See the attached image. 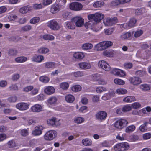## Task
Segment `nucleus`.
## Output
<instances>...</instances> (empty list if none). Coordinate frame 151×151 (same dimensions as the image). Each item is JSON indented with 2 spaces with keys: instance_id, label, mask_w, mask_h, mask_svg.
I'll return each instance as SVG.
<instances>
[{
  "instance_id": "nucleus-23",
  "label": "nucleus",
  "mask_w": 151,
  "mask_h": 151,
  "mask_svg": "<svg viewBox=\"0 0 151 151\" xmlns=\"http://www.w3.org/2000/svg\"><path fill=\"white\" fill-rule=\"evenodd\" d=\"M45 66L47 68H53L55 67L56 63L51 62H47L45 63Z\"/></svg>"
},
{
  "instance_id": "nucleus-45",
  "label": "nucleus",
  "mask_w": 151,
  "mask_h": 151,
  "mask_svg": "<svg viewBox=\"0 0 151 151\" xmlns=\"http://www.w3.org/2000/svg\"><path fill=\"white\" fill-rule=\"evenodd\" d=\"M81 89V86L79 85H76L72 87L71 89L73 91L76 92L80 91Z\"/></svg>"
},
{
  "instance_id": "nucleus-17",
  "label": "nucleus",
  "mask_w": 151,
  "mask_h": 151,
  "mask_svg": "<svg viewBox=\"0 0 151 151\" xmlns=\"http://www.w3.org/2000/svg\"><path fill=\"white\" fill-rule=\"evenodd\" d=\"M55 118H52L51 119L47 121L48 124H50L53 127H56L60 125V122L56 120Z\"/></svg>"
},
{
  "instance_id": "nucleus-43",
  "label": "nucleus",
  "mask_w": 151,
  "mask_h": 151,
  "mask_svg": "<svg viewBox=\"0 0 151 151\" xmlns=\"http://www.w3.org/2000/svg\"><path fill=\"white\" fill-rule=\"evenodd\" d=\"M89 21L86 22L85 24V27L86 29H88L89 27H92L93 25L95 24L93 22L92 20H90L89 19H88Z\"/></svg>"
},
{
  "instance_id": "nucleus-50",
  "label": "nucleus",
  "mask_w": 151,
  "mask_h": 151,
  "mask_svg": "<svg viewBox=\"0 0 151 151\" xmlns=\"http://www.w3.org/2000/svg\"><path fill=\"white\" fill-rule=\"evenodd\" d=\"M40 20V18L38 17H35L31 19L30 21V22L32 24H35L39 22Z\"/></svg>"
},
{
  "instance_id": "nucleus-42",
  "label": "nucleus",
  "mask_w": 151,
  "mask_h": 151,
  "mask_svg": "<svg viewBox=\"0 0 151 151\" xmlns=\"http://www.w3.org/2000/svg\"><path fill=\"white\" fill-rule=\"evenodd\" d=\"M43 38L46 40H52L54 39V37L50 35H43Z\"/></svg>"
},
{
  "instance_id": "nucleus-54",
  "label": "nucleus",
  "mask_w": 151,
  "mask_h": 151,
  "mask_svg": "<svg viewBox=\"0 0 151 151\" xmlns=\"http://www.w3.org/2000/svg\"><path fill=\"white\" fill-rule=\"evenodd\" d=\"M60 86L62 89L66 90L69 87V85L68 83L66 82L62 83L60 84Z\"/></svg>"
},
{
  "instance_id": "nucleus-47",
  "label": "nucleus",
  "mask_w": 151,
  "mask_h": 151,
  "mask_svg": "<svg viewBox=\"0 0 151 151\" xmlns=\"http://www.w3.org/2000/svg\"><path fill=\"white\" fill-rule=\"evenodd\" d=\"M39 80L42 82L46 83L49 81V79L47 77L42 76L40 77Z\"/></svg>"
},
{
  "instance_id": "nucleus-49",
  "label": "nucleus",
  "mask_w": 151,
  "mask_h": 151,
  "mask_svg": "<svg viewBox=\"0 0 151 151\" xmlns=\"http://www.w3.org/2000/svg\"><path fill=\"white\" fill-rule=\"evenodd\" d=\"M74 120L76 123L77 124H80L84 122V119L83 117H78L75 118Z\"/></svg>"
},
{
  "instance_id": "nucleus-56",
  "label": "nucleus",
  "mask_w": 151,
  "mask_h": 151,
  "mask_svg": "<svg viewBox=\"0 0 151 151\" xmlns=\"http://www.w3.org/2000/svg\"><path fill=\"white\" fill-rule=\"evenodd\" d=\"M114 82L115 83L119 85H123L124 84V81L117 78L114 80Z\"/></svg>"
},
{
  "instance_id": "nucleus-5",
  "label": "nucleus",
  "mask_w": 151,
  "mask_h": 151,
  "mask_svg": "<svg viewBox=\"0 0 151 151\" xmlns=\"http://www.w3.org/2000/svg\"><path fill=\"white\" fill-rule=\"evenodd\" d=\"M57 135V132L55 131L50 130L45 134L44 136V138L47 140H52L56 137Z\"/></svg>"
},
{
  "instance_id": "nucleus-12",
  "label": "nucleus",
  "mask_w": 151,
  "mask_h": 151,
  "mask_svg": "<svg viewBox=\"0 0 151 151\" xmlns=\"http://www.w3.org/2000/svg\"><path fill=\"white\" fill-rule=\"evenodd\" d=\"M16 107L17 108L21 111H24L27 109L29 107L28 104L25 103H20L16 104Z\"/></svg>"
},
{
  "instance_id": "nucleus-59",
  "label": "nucleus",
  "mask_w": 151,
  "mask_h": 151,
  "mask_svg": "<svg viewBox=\"0 0 151 151\" xmlns=\"http://www.w3.org/2000/svg\"><path fill=\"white\" fill-rule=\"evenodd\" d=\"M17 97L15 96H13L9 97L8 100L10 103L14 102L16 101Z\"/></svg>"
},
{
  "instance_id": "nucleus-63",
  "label": "nucleus",
  "mask_w": 151,
  "mask_h": 151,
  "mask_svg": "<svg viewBox=\"0 0 151 151\" xmlns=\"http://www.w3.org/2000/svg\"><path fill=\"white\" fill-rule=\"evenodd\" d=\"M92 99L94 102H98L99 100V96L97 95H94L92 97Z\"/></svg>"
},
{
  "instance_id": "nucleus-6",
  "label": "nucleus",
  "mask_w": 151,
  "mask_h": 151,
  "mask_svg": "<svg viewBox=\"0 0 151 151\" xmlns=\"http://www.w3.org/2000/svg\"><path fill=\"white\" fill-rule=\"evenodd\" d=\"M107 115V113L106 112L100 111L96 113L95 115V117L98 120L102 122L106 119Z\"/></svg>"
},
{
  "instance_id": "nucleus-44",
  "label": "nucleus",
  "mask_w": 151,
  "mask_h": 151,
  "mask_svg": "<svg viewBox=\"0 0 151 151\" xmlns=\"http://www.w3.org/2000/svg\"><path fill=\"white\" fill-rule=\"evenodd\" d=\"M135 129V126L132 125L129 126L126 129V132L127 133H130L133 131Z\"/></svg>"
},
{
  "instance_id": "nucleus-3",
  "label": "nucleus",
  "mask_w": 151,
  "mask_h": 151,
  "mask_svg": "<svg viewBox=\"0 0 151 151\" xmlns=\"http://www.w3.org/2000/svg\"><path fill=\"white\" fill-rule=\"evenodd\" d=\"M129 148V145L126 142L118 144L114 147L115 151H124L128 150Z\"/></svg>"
},
{
  "instance_id": "nucleus-4",
  "label": "nucleus",
  "mask_w": 151,
  "mask_h": 151,
  "mask_svg": "<svg viewBox=\"0 0 151 151\" xmlns=\"http://www.w3.org/2000/svg\"><path fill=\"white\" fill-rule=\"evenodd\" d=\"M128 124L127 120L121 119L116 121L114 123V126L115 128L121 129L127 125Z\"/></svg>"
},
{
  "instance_id": "nucleus-34",
  "label": "nucleus",
  "mask_w": 151,
  "mask_h": 151,
  "mask_svg": "<svg viewBox=\"0 0 151 151\" xmlns=\"http://www.w3.org/2000/svg\"><path fill=\"white\" fill-rule=\"evenodd\" d=\"M18 53V51L15 49H11L9 50L8 52V54L10 56H14L16 55Z\"/></svg>"
},
{
  "instance_id": "nucleus-27",
  "label": "nucleus",
  "mask_w": 151,
  "mask_h": 151,
  "mask_svg": "<svg viewBox=\"0 0 151 151\" xmlns=\"http://www.w3.org/2000/svg\"><path fill=\"white\" fill-rule=\"evenodd\" d=\"M73 57L76 59H81L84 57V54L81 52H76L73 55Z\"/></svg>"
},
{
  "instance_id": "nucleus-21",
  "label": "nucleus",
  "mask_w": 151,
  "mask_h": 151,
  "mask_svg": "<svg viewBox=\"0 0 151 151\" xmlns=\"http://www.w3.org/2000/svg\"><path fill=\"white\" fill-rule=\"evenodd\" d=\"M55 90L54 88L51 86H48L44 90L45 93L48 95H51L54 93Z\"/></svg>"
},
{
  "instance_id": "nucleus-57",
  "label": "nucleus",
  "mask_w": 151,
  "mask_h": 151,
  "mask_svg": "<svg viewBox=\"0 0 151 151\" xmlns=\"http://www.w3.org/2000/svg\"><path fill=\"white\" fill-rule=\"evenodd\" d=\"M141 89L144 91H148L150 89V88L149 86L147 84L141 85L140 86Z\"/></svg>"
},
{
  "instance_id": "nucleus-29",
  "label": "nucleus",
  "mask_w": 151,
  "mask_h": 151,
  "mask_svg": "<svg viewBox=\"0 0 151 151\" xmlns=\"http://www.w3.org/2000/svg\"><path fill=\"white\" fill-rule=\"evenodd\" d=\"M137 21V20L134 18H131L128 23V26L130 27L134 26Z\"/></svg>"
},
{
  "instance_id": "nucleus-24",
  "label": "nucleus",
  "mask_w": 151,
  "mask_h": 151,
  "mask_svg": "<svg viewBox=\"0 0 151 151\" xmlns=\"http://www.w3.org/2000/svg\"><path fill=\"white\" fill-rule=\"evenodd\" d=\"M135 100V98L134 96H129L124 98L123 99V101L127 102H131Z\"/></svg>"
},
{
  "instance_id": "nucleus-16",
  "label": "nucleus",
  "mask_w": 151,
  "mask_h": 151,
  "mask_svg": "<svg viewBox=\"0 0 151 151\" xmlns=\"http://www.w3.org/2000/svg\"><path fill=\"white\" fill-rule=\"evenodd\" d=\"M131 0H116L113 1L111 5L113 6H116L120 4H123L129 3Z\"/></svg>"
},
{
  "instance_id": "nucleus-20",
  "label": "nucleus",
  "mask_w": 151,
  "mask_h": 151,
  "mask_svg": "<svg viewBox=\"0 0 151 151\" xmlns=\"http://www.w3.org/2000/svg\"><path fill=\"white\" fill-rule=\"evenodd\" d=\"M44 59V57L42 55H35L32 57V60L34 62L40 63Z\"/></svg>"
},
{
  "instance_id": "nucleus-30",
  "label": "nucleus",
  "mask_w": 151,
  "mask_h": 151,
  "mask_svg": "<svg viewBox=\"0 0 151 151\" xmlns=\"http://www.w3.org/2000/svg\"><path fill=\"white\" fill-rule=\"evenodd\" d=\"M61 9L58 6V5H56L52 6L50 9V12L51 13L55 14L58 12Z\"/></svg>"
},
{
  "instance_id": "nucleus-32",
  "label": "nucleus",
  "mask_w": 151,
  "mask_h": 151,
  "mask_svg": "<svg viewBox=\"0 0 151 151\" xmlns=\"http://www.w3.org/2000/svg\"><path fill=\"white\" fill-rule=\"evenodd\" d=\"M148 122H144V124L141 125L139 127V129L141 132H145L147 129V125Z\"/></svg>"
},
{
  "instance_id": "nucleus-11",
  "label": "nucleus",
  "mask_w": 151,
  "mask_h": 151,
  "mask_svg": "<svg viewBox=\"0 0 151 151\" xmlns=\"http://www.w3.org/2000/svg\"><path fill=\"white\" fill-rule=\"evenodd\" d=\"M82 7V5L78 2L72 3L69 5V8L70 9L75 11L81 10Z\"/></svg>"
},
{
  "instance_id": "nucleus-62",
  "label": "nucleus",
  "mask_w": 151,
  "mask_h": 151,
  "mask_svg": "<svg viewBox=\"0 0 151 151\" xmlns=\"http://www.w3.org/2000/svg\"><path fill=\"white\" fill-rule=\"evenodd\" d=\"M143 32L142 30L137 31L135 32L134 36L135 37H140L143 34Z\"/></svg>"
},
{
  "instance_id": "nucleus-19",
  "label": "nucleus",
  "mask_w": 151,
  "mask_h": 151,
  "mask_svg": "<svg viewBox=\"0 0 151 151\" xmlns=\"http://www.w3.org/2000/svg\"><path fill=\"white\" fill-rule=\"evenodd\" d=\"M79 65L80 68L83 69H89L91 67L90 64L87 62H81L79 64Z\"/></svg>"
},
{
  "instance_id": "nucleus-48",
  "label": "nucleus",
  "mask_w": 151,
  "mask_h": 151,
  "mask_svg": "<svg viewBox=\"0 0 151 151\" xmlns=\"http://www.w3.org/2000/svg\"><path fill=\"white\" fill-rule=\"evenodd\" d=\"M8 89L10 91H14L16 90H18V86L16 84H12L8 88Z\"/></svg>"
},
{
  "instance_id": "nucleus-1",
  "label": "nucleus",
  "mask_w": 151,
  "mask_h": 151,
  "mask_svg": "<svg viewBox=\"0 0 151 151\" xmlns=\"http://www.w3.org/2000/svg\"><path fill=\"white\" fill-rule=\"evenodd\" d=\"M112 42L110 41H104L101 42L95 46V49L97 51L102 50L112 46Z\"/></svg>"
},
{
  "instance_id": "nucleus-53",
  "label": "nucleus",
  "mask_w": 151,
  "mask_h": 151,
  "mask_svg": "<svg viewBox=\"0 0 151 151\" xmlns=\"http://www.w3.org/2000/svg\"><path fill=\"white\" fill-rule=\"evenodd\" d=\"M131 36V34L130 32H127L121 35V38L122 39H127Z\"/></svg>"
},
{
  "instance_id": "nucleus-61",
  "label": "nucleus",
  "mask_w": 151,
  "mask_h": 151,
  "mask_svg": "<svg viewBox=\"0 0 151 151\" xmlns=\"http://www.w3.org/2000/svg\"><path fill=\"white\" fill-rule=\"evenodd\" d=\"M131 109V107L128 105H126L124 106L122 108V111L124 112L128 111Z\"/></svg>"
},
{
  "instance_id": "nucleus-31",
  "label": "nucleus",
  "mask_w": 151,
  "mask_h": 151,
  "mask_svg": "<svg viewBox=\"0 0 151 151\" xmlns=\"http://www.w3.org/2000/svg\"><path fill=\"white\" fill-rule=\"evenodd\" d=\"M93 47L92 44L87 43L83 44L82 46V47L83 50H88L91 49Z\"/></svg>"
},
{
  "instance_id": "nucleus-37",
  "label": "nucleus",
  "mask_w": 151,
  "mask_h": 151,
  "mask_svg": "<svg viewBox=\"0 0 151 151\" xmlns=\"http://www.w3.org/2000/svg\"><path fill=\"white\" fill-rule=\"evenodd\" d=\"M74 22H72V21L71 22H65V24L66 26L68 28L71 29H75V25L73 23Z\"/></svg>"
},
{
  "instance_id": "nucleus-14",
  "label": "nucleus",
  "mask_w": 151,
  "mask_h": 151,
  "mask_svg": "<svg viewBox=\"0 0 151 151\" xmlns=\"http://www.w3.org/2000/svg\"><path fill=\"white\" fill-rule=\"evenodd\" d=\"M44 129L42 126H38L35 127V130L33 131L32 134L34 136H37L42 133V131Z\"/></svg>"
},
{
  "instance_id": "nucleus-26",
  "label": "nucleus",
  "mask_w": 151,
  "mask_h": 151,
  "mask_svg": "<svg viewBox=\"0 0 151 151\" xmlns=\"http://www.w3.org/2000/svg\"><path fill=\"white\" fill-rule=\"evenodd\" d=\"M74 97L71 94L68 95L65 97V100L68 102L72 103L74 101Z\"/></svg>"
},
{
  "instance_id": "nucleus-46",
  "label": "nucleus",
  "mask_w": 151,
  "mask_h": 151,
  "mask_svg": "<svg viewBox=\"0 0 151 151\" xmlns=\"http://www.w3.org/2000/svg\"><path fill=\"white\" fill-rule=\"evenodd\" d=\"M49 51V49L47 48H41L38 50V52L40 53L46 54Z\"/></svg>"
},
{
  "instance_id": "nucleus-9",
  "label": "nucleus",
  "mask_w": 151,
  "mask_h": 151,
  "mask_svg": "<svg viewBox=\"0 0 151 151\" xmlns=\"http://www.w3.org/2000/svg\"><path fill=\"white\" fill-rule=\"evenodd\" d=\"M99 67L105 71H109L111 70L110 66L105 61L101 60L98 63Z\"/></svg>"
},
{
  "instance_id": "nucleus-39",
  "label": "nucleus",
  "mask_w": 151,
  "mask_h": 151,
  "mask_svg": "<svg viewBox=\"0 0 151 151\" xmlns=\"http://www.w3.org/2000/svg\"><path fill=\"white\" fill-rule=\"evenodd\" d=\"M57 99L55 96H52L48 100V103L50 104H53L56 103Z\"/></svg>"
},
{
  "instance_id": "nucleus-58",
  "label": "nucleus",
  "mask_w": 151,
  "mask_h": 151,
  "mask_svg": "<svg viewBox=\"0 0 151 151\" xmlns=\"http://www.w3.org/2000/svg\"><path fill=\"white\" fill-rule=\"evenodd\" d=\"M106 91V88L103 87H98L96 88V92L99 93H101L103 91Z\"/></svg>"
},
{
  "instance_id": "nucleus-7",
  "label": "nucleus",
  "mask_w": 151,
  "mask_h": 151,
  "mask_svg": "<svg viewBox=\"0 0 151 151\" xmlns=\"http://www.w3.org/2000/svg\"><path fill=\"white\" fill-rule=\"evenodd\" d=\"M47 26L53 30H58L60 28L57 21L55 19L49 21L47 23Z\"/></svg>"
},
{
  "instance_id": "nucleus-55",
  "label": "nucleus",
  "mask_w": 151,
  "mask_h": 151,
  "mask_svg": "<svg viewBox=\"0 0 151 151\" xmlns=\"http://www.w3.org/2000/svg\"><path fill=\"white\" fill-rule=\"evenodd\" d=\"M114 91L112 89H110L109 90L108 93L106 94V95L108 96L109 99H110L111 97H114Z\"/></svg>"
},
{
  "instance_id": "nucleus-8",
  "label": "nucleus",
  "mask_w": 151,
  "mask_h": 151,
  "mask_svg": "<svg viewBox=\"0 0 151 151\" xmlns=\"http://www.w3.org/2000/svg\"><path fill=\"white\" fill-rule=\"evenodd\" d=\"M117 22L116 17H114L113 18L105 19L103 20V22L106 26H111L115 24Z\"/></svg>"
},
{
  "instance_id": "nucleus-13",
  "label": "nucleus",
  "mask_w": 151,
  "mask_h": 151,
  "mask_svg": "<svg viewBox=\"0 0 151 151\" xmlns=\"http://www.w3.org/2000/svg\"><path fill=\"white\" fill-rule=\"evenodd\" d=\"M129 81L130 83L134 85H137L141 82V79L138 77L135 76L130 77Z\"/></svg>"
},
{
  "instance_id": "nucleus-28",
  "label": "nucleus",
  "mask_w": 151,
  "mask_h": 151,
  "mask_svg": "<svg viewBox=\"0 0 151 151\" xmlns=\"http://www.w3.org/2000/svg\"><path fill=\"white\" fill-rule=\"evenodd\" d=\"M82 143L85 146H89L92 144V141L89 139L86 138L82 140Z\"/></svg>"
},
{
  "instance_id": "nucleus-38",
  "label": "nucleus",
  "mask_w": 151,
  "mask_h": 151,
  "mask_svg": "<svg viewBox=\"0 0 151 151\" xmlns=\"http://www.w3.org/2000/svg\"><path fill=\"white\" fill-rule=\"evenodd\" d=\"M104 4V2L102 1H96L95 2L93 6L95 7H100L103 6Z\"/></svg>"
},
{
  "instance_id": "nucleus-15",
  "label": "nucleus",
  "mask_w": 151,
  "mask_h": 151,
  "mask_svg": "<svg viewBox=\"0 0 151 151\" xmlns=\"http://www.w3.org/2000/svg\"><path fill=\"white\" fill-rule=\"evenodd\" d=\"M111 72L114 75L119 76L123 77L125 76L124 71L119 69H114L112 70Z\"/></svg>"
},
{
  "instance_id": "nucleus-51",
  "label": "nucleus",
  "mask_w": 151,
  "mask_h": 151,
  "mask_svg": "<svg viewBox=\"0 0 151 151\" xmlns=\"http://www.w3.org/2000/svg\"><path fill=\"white\" fill-rule=\"evenodd\" d=\"M62 16L65 19H69L70 18V13L68 12H64Z\"/></svg>"
},
{
  "instance_id": "nucleus-60",
  "label": "nucleus",
  "mask_w": 151,
  "mask_h": 151,
  "mask_svg": "<svg viewBox=\"0 0 151 151\" xmlns=\"http://www.w3.org/2000/svg\"><path fill=\"white\" fill-rule=\"evenodd\" d=\"M8 147L10 148H13L16 146V144L13 140L9 141L8 142Z\"/></svg>"
},
{
  "instance_id": "nucleus-33",
  "label": "nucleus",
  "mask_w": 151,
  "mask_h": 151,
  "mask_svg": "<svg viewBox=\"0 0 151 151\" xmlns=\"http://www.w3.org/2000/svg\"><path fill=\"white\" fill-rule=\"evenodd\" d=\"M145 12V9L144 8L137 9L135 10V14L137 15H141Z\"/></svg>"
},
{
  "instance_id": "nucleus-52",
  "label": "nucleus",
  "mask_w": 151,
  "mask_h": 151,
  "mask_svg": "<svg viewBox=\"0 0 151 151\" xmlns=\"http://www.w3.org/2000/svg\"><path fill=\"white\" fill-rule=\"evenodd\" d=\"M116 92L118 94H124L127 92V91L124 89L120 88L116 90Z\"/></svg>"
},
{
  "instance_id": "nucleus-41",
  "label": "nucleus",
  "mask_w": 151,
  "mask_h": 151,
  "mask_svg": "<svg viewBox=\"0 0 151 151\" xmlns=\"http://www.w3.org/2000/svg\"><path fill=\"white\" fill-rule=\"evenodd\" d=\"M135 74L137 76L142 77L145 75L146 74V73L145 71L140 70L136 71L135 72Z\"/></svg>"
},
{
  "instance_id": "nucleus-36",
  "label": "nucleus",
  "mask_w": 151,
  "mask_h": 151,
  "mask_svg": "<svg viewBox=\"0 0 151 151\" xmlns=\"http://www.w3.org/2000/svg\"><path fill=\"white\" fill-rule=\"evenodd\" d=\"M32 26L30 25H26L22 27L20 30L22 32H24L31 30Z\"/></svg>"
},
{
  "instance_id": "nucleus-25",
  "label": "nucleus",
  "mask_w": 151,
  "mask_h": 151,
  "mask_svg": "<svg viewBox=\"0 0 151 151\" xmlns=\"http://www.w3.org/2000/svg\"><path fill=\"white\" fill-rule=\"evenodd\" d=\"M27 60V58L24 56L18 57L15 59V62L18 63H23L25 62Z\"/></svg>"
},
{
  "instance_id": "nucleus-10",
  "label": "nucleus",
  "mask_w": 151,
  "mask_h": 151,
  "mask_svg": "<svg viewBox=\"0 0 151 151\" xmlns=\"http://www.w3.org/2000/svg\"><path fill=\"white\" fill-rule=\"evenodd\" d=\"M72 22L75 23L77 27H80L83 25L84 20L80 17H76L72 19Z\"/></svg>"
},
{
  "instance_id": "nucleus-64",
  "label": "nucleus",
  "mask_w": 151,
  "mask_h": 151,
  "mask_svg": "<svg viewBox=\"0 0 151 151\" xmlns=\"http://www.w3.org/2000/svg\"><path fill=\"white\" fill-rule=\"evenodd\" d=\"M20 75L18 74H15L13 75L12 78V80L14 81H17L19 78Z\"/></svg>"
},
{
  "instance_id": "nucleus-40",
  "label": "nucleus",
  "mask_w": 151,
  "mask_h": 151,
  "mask_svg": "<svg viewBox=\"0 0 151 151\" xmlns=\"http://www.w3.org/2000/svg\"><path fill=\"white\" fill-rule=\"evenodd\" d=\"M72 74L75 77H81L84 75L83 73L81 71L73 72L72 73Z\"/></svg>"
},
{
  "instance_id": "nucleus-2",
  "label": "nucleus",
  "mask_w": 151,
  "mask_h": 151,
  "mask_svg": "<svg viewBox=\"0 0 151 151\" xmlns=\"http://www.w3.org/2000/svg\"><path fill=\"white\" fill-rule=\"evenodd\" d=\"M104 17V15L100 13H96L95 14H90L88 16V19L92 20L95 24L100 22Z\"/></svg>"
},
{
  "instance_id": "nucleus-22",
  "label": "nucleus",
  "mask_w": 151,
  "mask_h": 151,
  "mask_svg": "<svg viewBox=\"0 0 151 151\" xmlns=\"http://www.w3.org/2000/svg\"><path fill=\"white\" fill-rule=\"evenodd\" d=\"M31 10L30 7L29 6L23 7L19 10V12L22 14H26Z\"/></svg>"
},
{
  "instance_id": "nucleus-35",
  "label": "nucleus",
  "mask_w": 151,
  "mask_h": 151,
  "mask_svg": "<svg viewBox=\"0 0 151 151\" xmlns=\"http://www.w3.org/2000/svg\"><path fill=\"white\" fill-rule=\"evenodd\" d=\"M66 2V0H58V6L61 9H63L65 7V4Z\"/></svg>"
},
{
  "instance_id": "nucleus-18",
  "label": "nucleus",
  "mask_w": 151,
  "mask_h": 151,
  "mask_svg": "<svg viewBox=\"0 0 151 151\" xmlns=\"http://www.w3.org/2000/svg\"><path fill=\"white\" fill-rule=\"evenodd\" d=\"M31 110L33 112H39L42 110V108L41 105L36 104L31 107Z\"/></svg>"
}]
</instances>
